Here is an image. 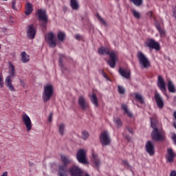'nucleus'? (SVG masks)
Masks as SVG:
<instances>
[{
    "label": "nucleus",
    "instance_id": "nucleus-45",
    "mask_svg": "<svg viewBox=\"0 0 176 176\" xmlns=\"http://www.w3.org/2000/svg\"><path fill=\"white\" fill-rule=\"evenodd\" d=\"M172 140L173 141L174 144L176 145V134L175 133H173L172 136Z\"/></svg>",
    "mask_w": 176,
    "mask_h": 176
},
{
    "label": "nucleus",
    "instance_id": "nucleus-50",
    "mask_svg": "<svg viewBox=\"0 0 176 176\" xmlns=\"http://www.w3.org/2000/svg\"><path fill=\"white\" fill-rule=\"evenodd\" d=\"M102 75H103L104 78H105V79H107V80H109V78H108V75L106 74L105 72H102Z\"/></svg>",
    "mask_w": 176,
    "mask_h": 176
},
{
    "label": "nucleus",
    "instance_id": "nucleus-18",
    "mask_svg": "<svg viewBox=\"0 0 176 176\" xmlns=\"http://www.w3.org/2000/svg\"><path fill=\"white\" fill-rule=\"evenodd\" d=\"M175 157V153H174L173 148H167V154L166 155V162L168 163H173Z\"/></svg>",
    "mask_w": 176,
    "mask_h": 176
},
{
    "label": "nucleus",
    "instance_id": "nucleus-29",
    "mask_svg": "<svg viewBox=\"0 0 176 176\" xmlns=\"http://www.w3.org/2000/svg\"><path fill=\"white\" fill-rule=\"evenodd\" d=\"M114 123L117 124V127L118 129H122V127L123 126V122L120 118H114Z\"/></svg>",
    "mask_w": 176,
    "mask_h": 176
},
{
    "label": "nucleus",
    "instance_id": "nucleus-58",
    "mask_svg": "<svg viewBox=\"0 0 176 176\" xmlns=\"http://www.w3.org/2000/svg\"><path fill=\"white\" fill-rule=\"evenodd\" d=\"M175 128L176 129V124L174 125Z\"/></svg>",
    "mask_w": 176,
    "mask_h": 176
},
{
    "label": "nucleus",
    "instance_id": "nucleus-19",
    "mask_svg": "<svg viewBox=\"0 0 176 176\" xmlns=\"http://www.w3.org/2000/svg\"><path fill=\"white\" fill-rule=\"evenodd\" d=\"M6 86L10 91H16L13 84H12V76H8L6 78Z\"/></svg>",
    "mask_w": 176,
    "mask_h": 176
},
{
    "label": "nucleus",
    "instance_id": "nucleus-39",
    "mask_svg": "<svg viewBox=\"0 0 176 176\" xmlns=\"http://www.w3.org/2000/svg\"><path fill=\"white\" fill-rule=\"evenodd\" d=\"M118 93L120 94H124V93L126 92V89H124V87H122V86L119 85L118 87Z\"/></svg>",
    "mask_w": 176,
    "mask_h": 176
},
{
    "label": "nucleus",
    "instance_id": "nucleus-16",
    "mask_svg": "<svg viewBox=\"0 0 176 176\" xmlns=\"http://www.w3.org/2000/svg\"><path fill=\"white\" fill-rule=\"evenodd\" d=\"M37 16L41 27L45 28V10H38Z\"/></svg>",
    "mask_w": 176,
    "mask_h": 176
},
{
    "label": "nucleus",
    "instance_id": "nucleus-28",
    "mask_svg": "<svg viewBox=\"0 0 176 176\" xmlns=\"http://www.w3.org/2000/svg\"><path fill=\"white\" fill-rule=\"evenodd\" d=\"M9 66H10V74L11 75V78H14L16 76V71L14 70V65L12 64V63H9Z\"/></svg>",
    "mask_w": 176,
    "mask_h": 176
},
{
    "label": "nucleus",
    "instance_id": "nucleus-32",
    "mask_svg": "<svg viewBox=\"0 0 176 176\" xmlns=\"http://www.w3.org/2000/svg\"><path fill=\"white\" fill-rule=\"evenodd\" d=\"M131 2H133L135 6H142L144 3V0H129Z\"/></svg>",
    "mask_w": 176,
    "mask_h": 176
},
{
    "label": "nucleus",
    "instance_id": "nucleus-26",
    "mask_svg": "<svg viewBox=\"0 0 176 176\" xmlns=\"http://www.w3.org/2000/svg\"><path fill=\"white\" fill-rule=\"evenodd\" d=\"M122 109H123L124 111V113H126L127 116H129V118H133V113H131V112H130V111H129V109L126 106V104H122L121 106Z\"/></svg>",
    "mask_w": 176,
    "mask_h": 176
},
{
    "label": "nucleus",
    "instance_id": "nucleus-7",
    "mask_svg": "<svg viewBox=\"0 0 176 176\" xmlns=\"http://www.w3.org/2000/svg\"><path fill=\"white\" fill-rule=\"evenodd\" d=\"M154 98L157 104V107L160 109H163V108H164V98L162 97V95H160L159 92L155 91L154 93Z\"/></svg>",
    "mask_w": 176,
    "mask_h": 176
},
{
    "label": "nucleus",
    "instance_id": "nucleus-57",
    "mask_svg": "<svg viewBox=\"0 0 176 176\" xmlns=\"http://www.w3.org/2000/svg\"><path fill=\"white\" fill-rule=\"evenodd\" d=\"M29 164H30L31 166H32V164H34L32 162H29Z\"/></svg>",
    "mask_w": 176,
    "mask_h": 176
},
{
    "label": "nucleus",
    "instance_id": "nucleus-17",
    "mask_svg": "<svg viewBox=\"0 0 176 176\" xmlns=\"http://www.w3.org/2000/svg\"><path fill=\"white\" fill-rule=\"evenodd\" d=\"M78 105L80 107L82 111H86L89 108V102L86 100L85 97L80 96L78 98Z\"/></svg>",
    "mask_w": 176,
    "mask_h": 176
},
{
    "label": "nucleus",
    "instance_id": "nucleus-40",
    "mask_svg": "<svg viewBox=\"0 0 176 176\" xmlns=\"http://www.w3.org/2000/svg\"><path fill=\"white\" fill-rule=\"evenodd\" d=\"M3 76L2 75V72H0V89L3 87Z\"/></svg>",
    "mask_w": 176,
    "mask_h": 176
},
{
    "label": "nucleus",
    "instance_id": "nucleus-36",
    "mask_svg": "<svg viewBox=\"0 0 176 176\" xmlns=\"http://www.w3.org/2000/svg\"><path fill=\"white\" fill-rule=\"evenodd\" d=\"M132 14H133L135 19H141V14H140V12H137L135 10H132Z\"/></svg>",
    "mask_w": 176,
    "mask_h": 176
},
{
    "label": "nucleus",
    "instance_id": "nucleus-44",
    "mask_svg": "<svg viewBox=\"0 0 176 176\" xmlns=\"http://www.w3.org/2000/svg\"><path fill=\"white\" fill-rule=\"evenodd\" d=\"M52 120H53V113H50L48 117V122L52 123Z\"/></svg>",
    "mask_w": 176,
    "mask_h": 176
},
{
    "label": "nucleus",
    "instance_id": "nucleus-11",
    "mask_svg": "<svg viewBox=\"0 0 176 176\" xmlns=\"http://www.w3.org/2000/svg\"><path fill=\"white\" fill-rule=\"evenodd\" d=\"M145 151L150 156L155 155V143L152 141H148L145 145Z\"/></svg>",
    "mask_w": 176,
    "mask_h": 176
},
{
    "label": "nucleus",
    "instance_id": "nucleus-60",
    "mask_svg": "<svg viewBox=\"0 0 176 176\" xmlns=\"http://www.w3.org/2000/svg\"><path fill=\"white\" fill-rule=\"evenodd\" d=\"M1 1H8V0H1Z\"/></svg>",
    "mask_w": 176,
    "mask_h": 176
},
{
    "label": "nucleus",
    "instance_id": "nucleus-21",
    "mask_svg": "<svg viewBox=\"0 0 176 176\" xmlns=\"http://www.w3.org/2000/svg\"><path fill=\"white\" fill-rule=\"evenodd\" d=\"M98 54L101 56H103V54H111V52L109 51V48L105 47H100L98 49Z\"/></svg>",
    "mask_w": 176,
    "mask_h": 176
},
{
    "label": "nucleus",
    "instance_id": "nucleus-38",
    "mask_svg": "<svg viewBox=\"0 0 176 176\" xmlns=\"http://www.w3.org/2000/svg\"><path fill=\"white\" fill-rule=\"evenodd\" d=\"M98 19L99 20V21H100V23H102L103 25L107 26L108 24L107 23V21H105V20H104V19H102L100 14H97Z\"/></svg>",
    "mask_w": 176,
    "mask_h": 176
},
{
    "label": "nucleus",
    "instance_id": "nucleus-14",
    "mask_svg": "<svg viewBox=\"0 0 176 176\" xmlns=\"http://www.w3.org/2000/svg\"><path fill=\"white\" fill-rule=\"evenodd\" d=\"M109 59L107 61V64L111 67V68H115V66L116 65V61L118 60V54L115 52H111L109 54Z\"/></svg>",
    "mask_w": 176,
    "mask_h": 176
},
{
    "label": "nucleus",
    "instance_id": "nucleus-5",
    "mask_svg": "<svg viewBox=\"0 0 176 176\" xmlns=\"http://www.w3.org/2000/svg\"><path fill=\"white\" fill-rule=\"evenodd\" d=\"M87 151L85 149L80 148L76 153V159L79 163L82 164H87V158L86 157Z\"/></svg>",
    "mask_w": 176,
    "mask_h": 176
},
{
    "label": "nucleus",
    "instance_id": "nucleus-53",
    "mask_svg": "<svg viewBox=\"0 0 176 176\" xmlns=\"http://www.w3.org/2000/svg\"><path fill=\"white\" fill-rule=\"evenodd\" d=\"M75 38H76V39H80V35H79V34H76V35H75Z\"/></svg>",
    "mask_w": 176,
    "mask_h": 176
},
{
    "label": "nucleus",
    "instance_id": "nucleus-9",
    "mask_svg": "<svg viewBox=\"0 0 176 176\" xmlns=\"http://www.w3.org/2000/svg\"><path fill=\"white\" fill-rule=\"evenodd\" d=\"M157 86L162 91V93H163V94H166L167 88L166 87V82H164V79H163L162 76H158Z\"/></svg>",
    "mask_w": 176,
    "mask_h": 176
},
{
    "label": "nucleus",
    "instance_id": "nucleus-1",
    "mask_svg": "<svg viewBox=\"0 0 176 176\" xmlns=\"http://www.w3.org/2000/svg\"><path fill=\"white\" fill-rule=\"evenodd\" d=\"M151 127L153 131L151 133V138L153 141H164L166 140V132L163 129H159L156 127L157 121L156 119L151 118Z\"/></svg>",
    "mask_w": 176,
    "mask_h": 176
},
{
    "label": "nucleus",
    "instance_id": "nucleus-49",
    "mask_svg": "<svg viewBox=\"0 0 176 176\" xmlns=\"http://www.w3.org/2000/svg\"><path fill=\"white\" fill-rule=\"evenodd\" d=\"M155 27L158 31L162 30V27L160 26V24H156Z\"/></svg>",
    "mask_w": 176,
    "mask_h": 176
},
{
    "label": "nucleus",
    "instance_id": "nucleus-35",
    "mask_svg": "<svg viewBox=\"0 0 176 176\" xmlns=\"http://www.w3.org/2000/svg\"><path fill=\"white\" fill-rule=\"evenodd\" d=\"M89 132H87V131H82V138L84 140H86L89 138Z\"/></svg>",
    "mask_w": 176,
    "mask_h": 176
},
{
    "label": "nucleus",
    "instance_id": "nucleus-43",
    "mask_svg": "<svg viewBox=\"0 0 176 176\" xmlns=\"http://www.w3.org/2000/svg\"><path fill=\"white\" fill-rule=\"evenodd\" d=\"M54 39V34L53 32H50L48 34V41H52Z\"/></svg>",
    "mask_w": 176,
    "mask_h": 176
},
{
    "label": "nucleus",
    "instance_id": "nucleus-4",
    "mask_svg": "<svg viewBox=\"0 0 176 176\" xmlns=\"http://www.w3.org/2000/svg\"><path fill=\"white\" fill-rule=\"evenodd\" d=\"M145 46L147 47H149L150 50H157V52H159L160 50V43L159 42L155 41L153 38H147L144 43Z\"/></svg>",
    "mask_w": 176,
    "mask_h": 176
},
{
    "label": "nucleus",
    "instance_id": "nucleus-23",
    "mask_svg": "<svg viewBox=\"0 0 176 176\" xmlns=\"http://www.w3.org/2000/svg\"><path fill=\"white\" fill-rule=\"evenodd\" d=\"M168 90L169 93H175V85H174V82L171 80L168 81Z\"/></svg>",
    "mask_w": 176,
    "mask_h": 176
},
{
    "label": "nucleus",
    "instance_id": "nucleus-12",
    "mask_svg": "<svg viewBox=\"0 0 176 176\" xmlns=\"http://www.w3.org/2000/svg\"><path fill=\"white\" fill-rule=\"evenodd\" d=\"M69 173L71 176H82L83 175V170L76 166H72L69 168Z\"/></svg>",
    "mask_w": 176,
    "mask_h": 176
},
{
    "label": "nucleus",
    "instance_id": "nucleus-30",
    "mask_svg": "<svg viewBox=\"0 0 176 176\" xmlns=\"http://www.w3.org/2000/svg\"><path fill=\"white\" fill-rule=\"evenodd\" d=\"M57 37L60 42H64V39H65V34H64V32H59Z\"/></svg>",
    "mask_w": 176,
    "mask_h": 176
},
{
    "label": "nucleus",
    "instance_id": "nucleus-47",
    "mask_svg": "<svg viewBox=\"0 0 176 176\" xmlns=\"http://www.w3.org/2000/svg\"><path fill=\"white\" fill-rule=\"evenodd\" d=\"M126 130H128L129 133H130L131 134H133V129L126 126Z\"/></svg>",
    "mask_w": 176,
    "mask_h": 176
},
{
    "label": "nucleus",
    "instance_id": "nucleus-61",
    "mask_svg": "<svg viewBox=\"0 0 176 176\" xmlns=\"http://www.w3.org/2000/svg\"><path fill=\"white\" fill-rule=\"evenodd\" d=\"M151 16H152V12H151Z\"/></svg>",
    "mask_w": 176,
    "mask_h": 176
},
{
    "label": "nucleus",
    "instance_id": "nucleus-2",
    "mask_svg": "<svg viewBox=\"0 0 176 176\" xmlns=\"http://www.w3.org/2000/svg\"><path fill=\"white\" fill-rule=\"evenodd\" d=\"M60 159L63 165H60L58 168L59 176H68L67 174V166L72 162V160L68 156L60 155Z\"/></svg>",
    "mask_w": 176,
    "mask_h": 176
},
{
    "label": "nucleus",
    "instance_id": "nucleus-10",
    "mask_svg": "<svg viewBox=\"0 0 176 176\" xmlns=\"http://www.w3.org/2000/svg\"><path fill=\"white\" fill-rule=\"evenodd\" d=\"M22 122L24 123L28 131H31L32 129V122L31 118L27 114L22 115Z\"/></svg>",
    "mask_w": 176,
    "mask_h": 176
},
{
    "label": "nucleus",
    "instance_id": "nucleus-15",
    "mask_svg": "<svg viewBox=\"0 0 176 176\" xmlns=\"http://www.w3.org/2000/svg\"><path fill=\"white\" fill-rule=\"evenodd\" d=\"M91 162L94 165V167H96L97 170H99L100 166H101V160L98 157V155H97V153H92Z\"/></svg>",
    "mask_w": 176,
    "mask_h": 176
},
{
    "label": "nucleus",
    "instance_id": "nucleus-24",
    "mask_svg": "<svg viewBox=\"0 0 176 176\" xmlns=\"http://www.w3.org/2000/svg\"><path fill=\"white\" fill-rule=\"evenodd\" d=\"M70 6L73 10H78V9H79L78 0H70Z\"/></svg>",
    "mask_w": 176,
    "mask_h": 176
},
{
    "label": "nucleus",
    "instance_id": "nucleus-51",
    "mask_svg": "<svg viewBox=\"0 0 176 176\" xmlns=\"http://www.w3.org/2000/svg\"><path fill=\"white\" fill-rule=\"evenodd\" d=\"M170 176H176V171H175V170H173V171L170 173Z\"/></svg>",
    "mask_w": 176,
    "mask_h": 176
},
{
    "label": "nucleus",
    "instance_id": "nucleus-54",
    "mask_svg": "<svg viewBox=\"0 0 176 176\" xmlns=\"http://www.w3.org/2000/svg\"><path fill=\"white\" fill-rule=\"evenodd\" d=\"M1 176H8V172H4Z\"/></svg>",
    "mask_w": 176,
    "mask_h": 176
},
{
    "label": "nucleus",
    "instance_id": "nucleus-52",
    "mask_svg": "<svg viewBox=\"0 0 176 176\" xmlns=\"http://www.w3.org/2000/svg\"><path fill=\"white\" fill-rule=\"evenodd\" d=\"M45 24H47V16L46 14H45Z\"/></svg>",
    "mask_w": 176,
    "mask_h": 176
},
{
    "label": "nucleus",
    "instance_id": "nucleus-3",
    "mask_svg": "<svg viewBox=\"0 0 176 176\" xmlns=\"http://www.w3.org/2000/svg\"><path fill=\"white\" fill-rule=\"evenodd\" d=\"M138 59L139 60V64L142 68H149L151 67V62L142 52L139 51L137 54Z\"/></svg>",
    "mask_w": 176,
    "mask_h": 176
},
{
    "label": "nucleus",
    "instance_id": "nucleus-59",
    "mask_svg": "<svg viewBox=\"0 0 176 176\" xmlns=\"http://www.w3.org/2000/svg\"><path fill=\"white\" fill-rule=\"evenodd\" d=\"M175 128L176 129V124L174 125Z\"/></svg>",
    "mask_w": 176,
    "mask_h": 176
},
{
    "label": "nucleus",
    "instance_id": "nucleus-62",
    "mask_svg": "<svg viewBox=\"0 0 176 176\" xmlns=\"http://www.w3.org/2000/svg\"><path fill=\"white\" fill-rule=\"evenodd\" d=\"M0 168H1V166H0Z\"/></svg>",
    "mask_w": 176,
    "mask_h": 176
},
{
    "label": "nucleus",
    "instance_id": "nucleus-55",
    "mask_svg": "<svg viewBox=\"0 0 176 176\" xmlns=\"http://www.w3.org/2000/svg\"><path fill=\"white\" fill-rule=\"evenodd\" d=\"M126 139L127 140V141H131L130 137L126 136Z\"/></svg>",
    "mask_w": 176,
    "mask_h": 176
},
{
    "label": "nucleus",
    "instance_id": "nucleus-41",
    "mask_svg": "<svg viewBox=\"0 0 176 176\" xmlns=\"http://www.w3.org/2000/svg\"><path fill=\"white\" fill-rule=\"evenodd\" d=\"M159 33L161 38H164V36H166V32L163 30V29H161L160 30H159Z\"/></svg>",
    "mask_w": 176,
    "mask_h": 176
},
{
    "label": "nucleus",
    "instance_id": "nucleus-31",
    "mask_svg": "<svg viewBox=\"0 0 176 176\" xmlns=\"http://www.w3.org/2000/svg\"><path fill=\"white\" fill-rule=\"evenodd\" d=\"M58 130H59V133H60V135H63L65 131V124L61 123L59 125Z\"/></svg>",
    "mask_w": 176,
    "mask_h": 176
},
{
    "label": "nucleus",
    "instance_id": "nucleus-42",
    "mask_svg": "<svg viewBox=\"0 0 176 176\" xmlns=\"http://www.w3.org/2000/svg\"><path fill=\"white\" fill-rule=\"evenodd\" d=\"M16 0L12 1V9H13V10H17V8H16Z\"/></svg>",
    "mask_w": 176,
    "mask_h": 176
},
{
    "label": "nucleus",
    "instance_id": "nucleus-33",
    "mask_svg": "<svg viewBox=\"0 0 176 176\" xmlns=\"http://www.w3.org/2000/svg\"><path fill=\"white\" fill-rule=\"evenodd\" d=\"M48 45L50 47H56V46H57V42L56 41V39L49 40Z\"/></svg>",
    "mask_w": 176,
    "mask_h": 176
},
{
    "label": "nucleus",
    "instance_id": "nucleus-46",
    "mask_svg": "<svg viewBox=\"0 0 176 176\" xmlns=\"http://www.w3.org/2000/svg\"><path fill=\"white\" fill-rule=\"evenodd\" d=\"M122 163L125 165V166H126V167H131V166H130V164H129V162L127 161V160H124V161H122Z\"/></svg>",
    "mask_w": 176,
    "mask_h": 176
},
{
    "label": "nucleus",
    "instance_id": "nucleus-13",
    "mask_svg": "<svg viewBox=\"0 0 176 176\" xmlns=\"http://www.w3.org/2000/svg\"><path fill=\"white\" fill-rule=\"evenodd\" d=\"M36 35V31L35 30V25L34 24L28 25L27 37L28 39H34Z\"/></svg>",
    "mask_w": 176,
    "mask_h": 176
},
{
    "label": "nucleus",
    "instance_id": "nucleus-25",
    "mask_svg": "<svg viewBox=\"0 0 176 176\" xmlns=\"http://www.w3.org/2000/svg\"><path fill=\"white\" fill-rule=\"evenodd\" d=\"M21 60L24 64H25V63H28V61H30V55L27 54L25 52H23L21 53Z\"/></svg>",
    "mask_w": 176,
    "mask_h": 176
},
{
    "label": "nucleus",
    "instance_id": "nucleus-22",
    "mask_svg": "<svg viewBox=\"0 0 176 176\" xmlns=\"http://www.w3.org/2000/svg\"><path fill=\"white\" fill-rule=\"evenodd\" d=\"M32 10H34L32 9V4H31L30 3H27L25 6V14L26 16H30V14L32 13Z\"/></svg>",
    "mask_w": 176,
    "mask_h": 176
},
{
    "label": "nucleus",
    "instance_id": "nucleus-8",
    "mask_svg": "<svg viewBox=\"0 0 176 176\" xmlns=\"http://www.w3.org/2000/svg\"><path fill=\"white\" fill-rule=\"evenodd\" d=\"M100 143L102 145L107 146V145L111 144V138H109V133L107 131H104L100 134Z\"/></svg>",
    "mask_w": 176,
    "mask_h": 176
},
{
    "label": "nucleus",
    "instance_id": "nucleus-20",
    "mask_svg": "<svg viewBox=\"0 0 176 176\" xmlns=\"http://www.w3.org/2000/svg\"><path fill=\"white\" fill-rule=\"evenodd\" d=\"M119 73L121 76H123V78H125V79H130V76L131 75V73L129 70H124L122 67L119 69Z\"/></svg>",
    "mask_w": 176,
    "mask_h": 176
},
{
    "label": "nucleus",
    "instance_id": "nucleus-56",
    "mask_svg": "<svg viewBox=\"0 0 176 176\" xmlns=\"http://www.w3.org/2000/svg\"><path fill=\"white\" fill-rule=\"evenodd\" d=\"M43 98L45 100V91L43 93Z\"/></svg>",
    "mask_w": 176,
    "mask_h": 176
},
{
    "label": "nucleus",
    "instance_id": "nucleus-27",
    "mask_svg": "<svg viewBox=\"0 0 176 176\" xmlns=\"http://www.w3.org/2000/svg\"><path fill=\"white\" fill-rule=\"evenodd\" d=\"M90 100L94 105L98 107V100L97 99V95H96V94L91 95Z\"/></svg>",
    "mask_w": 176,
    "mask_h": 176
},
{
    "label": "nucleus",
    "instance_id": "nucleus-37",
    "mask_svg": "<svg viewBox=\"0 0 176 176\" xmlns=\"http://www.w3.org/2000/svg\"><path fill=\"white\" fill-rule=\"evenodd\" d=\"M65 58V56L63 54H59V65L60 67H63V61Z\"/></svg>",
    "mask_w": 176,
    "mask_h": 176
},
{
    "label": "nucleus",
    "instance_id": "nucleus-34",
    "mask_svg": "<svg viewBox=\"0 0 176 176\" xmlns=\"http://www.w3.org/2000/svg\"><path fill=\"white\" fill-rule=\"evenodd\" d=\"M135 97L140 104H144V98H142V96L140 95V94H135Z\"/></svg>",
    "mask_w": 176,
    "mask_h": 176
},
{
    "label": "nucleus",
    "instance_id": "nucleus-6",
    "mask_svg": "<svg viewBox=\"0 0 176 176\" xmlns=\"http://www.w3.org/2000/svg\"><path fill=\"white\" fill-rule=\"evenodd\" d=\"M54 94V88L53 85H47L45 86V102H47L53 97Z\"/></svg>",
    "mask_w": 176,
    "mask_h": 176
},
{
    "label": "nucleus",
    "instance_id": "nucleus-48",
    "mask_svg": "<svg viewBox=\"0 0 176 176\" xmlns=\"http://www.w3.org/2000/svg\"><path fill=\"white\" fill-rule=\"evenodd\" d=\"M19 82L21 83V86H23V87H25V83H24V81L21 79H19Z\"/></svg>",
    "mask_w": 176,
    "mask_h": 176
}]
</instances>
